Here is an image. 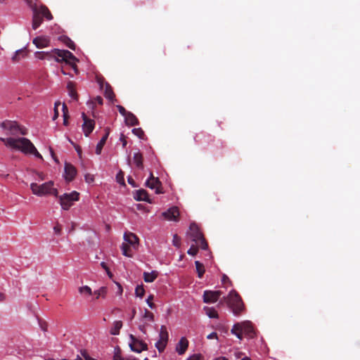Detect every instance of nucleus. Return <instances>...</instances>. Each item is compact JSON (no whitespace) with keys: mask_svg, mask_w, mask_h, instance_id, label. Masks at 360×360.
Here are the masks:
<instances>
[{"mask_svg":"<svg viewBox=\"0 0 360 360\" xmlns=\"http://www.w3.org/2000/svg\"><path fill=\"white\" fill-rule=\"evenodd\" d=\"M117 108L119 111V112L124 116V117L127 116V115L129 112L125 110V108L122 105H117Z\"/></svg>","mask_w":360,"mask_h":360,"instance_id":"nucleus-45","label":"nucleus"},{"mask_svg":"<svg viewBox=\"0 0 360 360\" xmlns=\"http://www.w3.org/2000/svg\"><path fill=\"white\" fill-rule=\"evenodd\" d=\"M53 230H54V232L57 235H60L61 233V231H62V228H61V226L59 224H57L54 227H53Z\"/></svg>","mask_w":360,"mask_h":360,"instance_id":"nucleus-48","label":"nucleus"},{"mask_svg":"<svg viewBox=\"0 0 360 360\" xmlns=\"http://www.w3.org/2000/svg\"><path fill=\"white\" fill-rule=\"evenodd\" d=\"M134 198L137 201H146L148 202H150V200L148 197V194L147 191L144 189H140V190L136 191V196L134 197Z\"/></svg>","mask_w":360,"mask_h":360,"instance_id":"nucleus-20","label":"nucleus"},{"mask_svg":"<svg viewBox=\"0 0 360 360\" xmlns=\"http://www.w3.org/2000/svg\"><path fill=\"white\" fill-rule=\"evenodd\" d=\"M60 105V103L58 101V102H56L55 103V106H54V115H53V120H55L58 118V105Z\"/></svg>","mask_w":360,"mask_h":360,"instance_id":"nucleus-47","label":"nucleus"},{"mask_svg":"<svg viewBox=\"0 0 360 360\" xmlns=\"http://www.w3.org/2000/svg\"><path fill=\"white\" fill-rule=\"evenodd\" d=\"M59 202L61 205L62 209L68 210L72 207L74 201H78L79 199V193L75 191L70 193H64L62 195L58 196Z\"/></svg>","mask_w":360,"mask_h":360,"instance_id":"nucleus-6","label":"nucleus"},{"mask_svg":"<svg viewBox=\"0 0 360 360\" xmlns=\"http://www.w3.org/2000/svg\"><path fill=\"white\" fill-rule=\"evenodd\" d=\"M117 285L118 288V294L122 295V291H123L122 285L120 283H117Z\"/></svg>","mask_w":360,"mask_h":360,"instance_id":"nucleus-58","label":"nucleus"},{"mask_svg":"<svg viewBox=\"0 0 360 360\" xmlns=\"http://www.w3.org/2000/svg\"><path fill=\"white\" fill-rule=\"evenodd\" d=\"M159 340L156 342L155 347L160 352H162L167 344L169 334L165 326H162L159 334Z\"/></svg>","mask_w":360,"mask_h":360,"instance_id":"nucleus-7","label":"nucleus"},{"mask_svg":"<svg viewBox=\"0 0 360 360\" xmlns=\"http://www.w3.org/2000/svg\"><path fill=\"white\" fill-rule=\"evenodd\" d=\"M173 245L179 248L181 245V238L177 234H174L172 240Z\"/></svg>","mask_w":360,"mask_h":360,"instance_id":"nucleus-42","label":"nucleus"},{"mask_svg":"<svg viewBox=\"0 0 360 360\" xmlns=\"http://www.w3.org/2000/svg\"><path fill=\"white\" fill-rule=\"evenodd\" d=\"M101 267L105 270L107 274L108 275L109 277H112V274L111 273V271H110L108 266H107L106 263L104 262H102L101 263Z\"/></svg>","mask_w":360,"mask_h":360,"instance_id":"nucleus-44","label":"nucleus"},{"mask_svg":"<svg viewBox=\"0 0 360 360\" xmlns=\"http://www.w3.org/2000/svg\"><path fill=\"white\" fill-rule=\"evenodd\" d=\"M153 295H152L148 296V297L146 300V302H147L148 305L151 309H153L155 307V304L153 302Z\"/></svg>","mask_w":360,"mask_h":360,"instance_id":"nucleus-46","label":"nucleus"},{"mask_svg":"<svg viewBox=\"0 0 360 360\" xmlns=\"http://www.w3.org/2000/svg\"><path fill=\"white\" fill-rule=\"evenodd\" d=\"M51 52L37 51L35 53L36 57L39 59L43 60L51 56Z\"/></svg>","mask_w":360,"mask_h":360,"instance_id":"nucleus-37","label":"nucleus"},{"mask_svg":"<svg viewBox=\"0 0 360 360\" xmlns=\"http://www.w3.org/2000/svg\"><path fill=\"white\" fill-rule=\"evenodd\" d=\"M6 295L1 292H0V302H4L6 300Z\"/></svg>","mask_w":360,"mask_h":360,"instance_id":"nucleus-56","label":"nucleus"},{"mask_svg":"<svg viewBox=\"0 0 360 360\" xmlns=\"http://www.w3.org/2000/svg\"><path fill=\"white\" fill-rule=\"evenodd\" d=\"M113 360H124L119 354H115Z\"/></svg>","mask_w":360,"mask_h":360,"instance_id":"nucleus-59","label":"nucleus"},{"mask_svg":"<svg viewBox=\"0 0 360 360\" xmlns=\"http://www.w3.org/2000/svg\"><path fill=\"white\" fill-rule=\"evenodd\" d=\"M32 43L38 49H42L49 46L50 39L46 37H37L33 39Z\"/></svg>","mask_w":360,"mask_h":360,"instance_id":"nucleus-16","label":"nucleus"},{"mask_svg":"<svg viewBox=\"0 0 360 360\" xmlns=\"http://www.w3.org/2000/svg\"><path fill=\"white\" fill-rule=\"evenodd\" d=\"M188 360H202V356L200 354H195L191 356Z\"/></svg>","mask_w":360,"mask_h":360,"instance_id":"nucleus-53","label":"nucleus"},{"mask_svg":"<svg viewBox=\"0 0 360 360\" xmlns=\"http://www.w3.org/2000/svg\"><path fill=\"white\" fill-rule=\"evenodd\" d=\"M221 282L223 283H229L231 284V281H230L229 278L225 274L222 276Z\"/></svg>","mask_w":360,"mask_h":360,"instance_id":"nucleus-52","label":"nucleus"},{"mask_svg":"<svg viewBox=\"0 0 360 360\" xmlns=\"http://www.w3.org/2000/svg\"><path fill=\"white\" fill-rule=\"evenodd\" d=\"M104 95L108 99H109L110 101H113L115 98V96L113 92V90H112L111 86L108 83L105 84V89H104Z\"/></svg>","mask_w":360,"mask_h":360,"instance_id":"nucleus-24","label":"nucleus"},{"mask_svg":"<svg viewBox=\"0 0 360 360\" xmlns=\"http://www.w3.org/2000/svg\"><path fill=\"white\" fill-rule=\"evenodd\" d=\"M122 327V322L121 321H116L113 323V326L110 330V334L116 335L120 333V330Z\"/></svg>","mask_w":360,"mask_h":360,"instance_id":"nucleus-29","label":"nucleus"},{"mask_svg":"<svg viewBox=\"0 0 360 360\" xmlns=\"http://www.w3.org/2000/svg\"><path fill=\"white\" fill-rule=\"evenodd\" d=\"M78 290L81 295H92V290H91V288L89 287L88 285L79 287Z\"/></svg>","mask_w":360,"mask_h":360,"instance_id":"nucleus-35","label":"nucleus"},{"mask_svg":"<svg viewBox=\"0 0 360 360\" xmlns=\"http://www.w3.org/2000/svg\"><path fill=\"white\" fill-rule=\"evenodd\" d=\"M222 292L220 290H205L203 294V302L205 303H214L218 300Z\"/></svg>","mask_w":360,"mask_h":360,"instance_id":"nucleus-12","label":"nucleus"},{"mask_svg":"<svg viewBox=\"0 0 360 360\" xmlns=\"http://www.w3.org/2000/svg\"><path fill=\"white\" fill-rule=\"evenodd\" d=\"M204 310L205 311L206 314L210 318H211V319L218 318V313L214 308L205 307L204 308Z\"/></svg>","mask_w":360,"mask_h":360,"instance_id":"nucleus-31","label":"nucleus"},{"mask_svg":"<svg viewBox=\"0 0 360 360\" xmlns=\"http://www.w3.org/2000/svg\"><path fill=\"white\" fill-rule=\"evenodd\" d=\"M139 330L143 332V333H146V326L145 325H140L139 326Z\"/></svg>","mask_w":360,"mask_h":360,"instance_id":"nucleus-57","label":"nucleus"},{"mask_svg":"<svg viewBox=\"0 0 360 360\" xmlns=\"http://www.w3.org/2000/svg\"><path fill=\"white\" fill-rule=\"evenodd\" d=\"M195 264L198 277L202 278L205 271L204 265L199 261H195Z\"/></svg>","mask_w":360,"mask_h":360,"instance_id":"nucleus-30","label":"nucleus"},{"mask_svg":"<svg viewBox=\"0 0 360 360\" xmlns=\"http://www.w3.org/2000/svg\"><path fill=\"white\" fill-rule=\"evenodd\" d=\"M25 55V51L24 49H19L15 51L14 56L12 57V60L13 62H17L20 60V56L24 57Z\"/></svg>","mask_w":360,"mask_h":360,"instance_id":"nucleus-36","label":"nucleus"},{"mask_svg":"<svg viewBox=\"0 0 360 360\" xmlns=\"http://www.w3.org/2000/svg\"><path fill=\"white\" fill-rule=\"evenodd\" d=\"M187 234L191 238V240L195 242V244L198 245L201 249L206 250L208 248V244L196 224H191L189 231Z\"/></svg>","mask_w":360,"mask_h":360,"instance_id":"nucleus-5","label":"nucleus"},{"mask_svg":"<svg viewBox=\"0 0 360 360\" xmlns=\"http://www.w3.org/2000/svg\"><path fill=\"white\" fill-rule=\"evenodd\" d=\"M158 276V273L156 271H153L151 272H144L143 280L146 283H152L156 279Z\"/></svg>","mask_w":360,"mask_h":360,"instance_id":"nucleus-23","label":"nucleus"},{"mask_svg":"<svg viewBox=\"0 0 360 360\" xmlns=\"http://www.w3.org/2000/svg\"><path fill=\"white\" fill-rule=\"evenodd\" d=\"M241 326L239 323H237L233 325L231 329V333L234 334L239 340L243 339V331L241 330Z\"/></svg>","mask_w":360,"mask_h":360,"instance_id":"nucleus-25","label":"nucleus"},{"mask_svg":"<svg viewBox=\"0 0 360 360\" xmlns=\"http://www.w3.org/2000/svg\"><path fill=\"white\" fill-rule=\"evenodd\" d=\"M124 240L127 243V244L132 245L134 248H135L136 245H138L139 240L137 236L131 232L124 233Z\"/></svg>","mask_w":360,"mask_h":360,"instance_id":"nucleus-17","label":"nucleus"},{"mask_svg":"<svg viewBox=\"0 0 360 360\" xmlns=\"http://www.w3.org/2000/svg\"><path fill=\"white\" fill-rule=\"evenodd\" d=\"M120 140L122 143V146L124 148L127 146V142L126 140V137L123 134H121Z\"/></svg>","mask_w":360,"mask_h":360,"instance_id":"nucleus-50","label":"nucleus"},{"mask_svg":"<svg viewBox=\"0 0 360 360\" xmlns=\"http://www.w3.org/2000/svg\"><path fill=\"white\" fill-rule=\"evenodd\" d=\"M134 162L136 164V166L139 169H143V155L141 153L138 152L134 154Z\"/></svg>","mask_w":360,"mask_h":360,"instance_id":"nucleus-27","label":"nucleus"},{"mask_svg":"<svg viewBox=\"0 0 360 360\" xmlns=\"http://www.w3.org/2000/svg\"><path fill=\"white\" fill-rule=\"evenodd\" d=\"M116 180L119 184H120L122 185H125L124 179V172L122 171H120L118 172V174L116 176Z\"/></svg>","mask_w":360,"mask_h":360,"instance_id":"nucleus-40","label":"nucleus"},{"mask_svg":"<svg viewBox=\"0 0 360 360\" xmlns=\"http://www.w3.org/2000/svg\"><path fill=\"white\" fill-rule=\"evenodd\" d=\"M63 124L65 126H67L68 124V118H69V115H68V107L67 105H65V103H63Z\"/></svg>","mask_w":360,"mask_h":360,"instance_id":"nucleus-34","label":"nucleus"},{"mask_svg":"<svg viewBox=\"0 0 360 360\" xmlns=\"http://www.w3.org/2000/svg\"><path fill=\"white\" fill-rule=\"evenodd\" d=\"M132 132L134 135L138 136L139 139H143L145 136L144 131L141 128H134L132 129Z\"/></svg>","mask_w":360,"mask_h":360,"instance_id":"nucleus-38","label":"nucleus"},{"mask_svg":"<svg viewBox=\"0 0 360 360\" xmlns=\"http://www.w3.org/2000/svg\"><path fill=\"white\" fill-rule=\"evenodd\" d=\"M129 338L131 340V342L129 343V347L132 351L140 353L148 349L147 344L142 340L136 339L133 335H130Z\"/></svg>","mask_w":360,"mask_h":360,"instance_id":"nucleus-9","label":"nucleus"},{"mask_svg":"<svg viewBox=\"0 0 360 360\" xmlns=\"http://www.w3.org/2000/svg\"><path fill=\"white\" fill-rule=\"evenodd\" d=\"M53 185L54 183L53 181H49L40 185L37 183H32L30 184V189L32 190V193L37 196L53 195L58 197V190L53 187Z\"/></svg>","mask_w":360,"mask_h":360,"instance_id":"nucleus-2","label":"nucleus"},{"mask_svg":"<svg viewBox=\"0 0 360 360\" xmlns=\"http://www.w3.org/2000/svg\"><path fill=\"white\" fill-rule=\"evenodd\" d=\"M146 186L151 189L155 188V193L158 194L163 193L161 181L158 177H155L152 172L150 173V177L146 181Z\"/></svg>","mask_w":360,"mask_h":360,"instance_id":"nucleus-10","label":"nucleus"},{"mask_svg":"<svg viewBox=\"0 0 360 360\" xmlns=\"http://www.w3.org/2000/svg\"><path fill=\"white\" fill-rule=\"evenodd\" d=\"M121 249L122 251V254L124 256L128 257H132V254L131 253V248L129 246V244H127L126 243H123L121 245Z\"/></svg>","mask_w":360,"mask_h":360,"instance_id":"nucleus-32","label":"nucleus"},{"mask_svg":"<svg viewBox=\"0 0 360 360\" xmlns=\"http://www.w3.org/2000/svg\"><path fill=\"white\" fill-rule=\"evenodd\" d=\"M165 219L170 221H177L179 220V211L177 207H172L162 213Z\"/></svg>","mask_w":360,"mask_h":360,"instance_id":"nucleus-13","label":"nucleus"},{"mask_svg":"<svg viewBox=\"0 0 360 360\" xmlns=\"http://www.w3.org/2000/svg\"><path fill=\"white\" fill-rule=\"evenodd\" d=\"M27 3L33 11L32 29L37 30L43 22V18L39 15L37 5L32 4V0L27 1Z\"/></svg>","mask_w":360,"mask_h":360,"instance_id":"nucleus-8","label":"nucleus"},{"mask_svg":"<svg viewBox=\"0 0 360 360\" xmlns=\"http://www.w3.org/2000/svg\"><path fill=\"white\" fill-rule=\"evenodd\" d=\"M84 120L82 124V129L86 136H89V134L93 131L95 127V122L94 120L89 119L84 112L82 115Z\"/></svg>","mask_w":360,"mask_h":360,"instance_id":"nucleus-11","label":"nucleus"},{"mask_svg":"<svg viewBox=\"0 0 360 360\" xmlns=\"http://www.w3.org/2000/svg\"><path fill=\"white\" fill-rule=\"evenodd\" d=\"M105 134L102 137V139L100 140V141L98 143L96 148V153L97 155H100L101 153L102 149L105 144L106 140L108 139V137L110 134V129L108 127H106L105 129Z\"/></svg>","mask_w":360,"mask_h":360,"instance_id":"nucleus-18","label":"nucleus"},{"mask_svg":"<svg viewBox=\"0 0 360 360\" xmlns=\"http://www.w3.org/2000/svg\"><path fill=\"white\" fill-rule=\"evenodd\" d=\"M69 96L74 100H77V94L75 89V84L72 82H69L67 85Z\"/></svg>","mask_w":360,"mask_h":360,"instance_id":"nucleus-28","label":"nucleus"},{"mask_svg":"<svg viewBox=\"0 0 360 360\" xmlns=\"http://www.w3.org/2000/svg\"><path fill=\"white\" fill-rule=\"evenodd\" d=\"M188 346V341L186 338H181L176 345V350L179 354L181 355L185 353Z\"/></svg>","mask_w":360,"mask_h":360,"instance_id":"nucleus-19","label":"nucleus"},{"mask_svg":"<svg viewBox=\"0 0 360 360\" xmlns=\"http://www.w3.org/2000/svg\"><path fill=\"white\" fill-rule=\"evenodd\" d=\"M0 127L5 131V134L10 137H0V141L4 142L6 146L21 151L25 154H32L35 157L42 159L41 155L37 151L33 143L26 138H15L18 135H26L27 129L18 124L15 121L5 120Z\"/></svg>","mask_w":360,"mask_h":360,"instance_id":"nucleus-1","label":"nucleus"},{"mask_svg":"<svg viewBox=\"0 0 360 360\" xmlns=\"http://www.w3.org/2000/svg\"><path fill=\"white\" fill-rule=\"evenodd\" d=\"M60 40L65 44L69 49L75 51L76 49V45L74 43L73 41H72L67 36H62L60 37Z\"/></svg>","mask_w":360,"mask_h":360,"instance_id":"nucleus-26","label":"nucleus"},{"mask_svg":"<svg viewBox=\"0 0 360 360\" xmlns=\"http://www.w3.org/2000/svg\"><path fill=\"white\" fill-rule=\"evenodd\" d=\"M38 11L39 15L43 18L44 17L46 20H51L53 18V16L49 10V8L46 6H41L39 8H38Z\"/></svg>","mask_w":360,"mask_h":360,"instance_id":"nucleus-22","label":"nucleus"},{"mask_svg":"<svg viewBox=\"0 0 360 360\" xmlns=\"http://www.w3.org/2000/svg\"><path fill=\"white\" fill-rule=\"evenodd\" d=\"M226 302L236 316L240 315L245 309L241 297L235 290L230 292L226 297Z\"/></svg>","mask_w":360,"mask_h":360,"instance_id":"nucleus-4","label":"nucleus"},{"mask_svg":"<svg viewBox=\"0 0 360 360\" xmlns=\"http://www.w3.org/2000/svg\"><path fill=\"white\" fill-rule=\"evenodd\" d=\"M77 174L76 168L70 163L65 164V178L67 181H72Z\"/></svg>","mask_w":360,"mask_h":360,"instance_id":"nucleus-14","label":"nucleus"},{"mask_svg":"<svg viewBox=\"0 0 360 360\" xmlns=\"http://www.w3.org/2000/svg\"><path fill=\"white\" fill-rule=\"evenodd\" d=\"M40 326H41V329L44 331H46V330H47V324L45 322L44 323H40Z\"/></svg>","mask_w":360,"mask_h":360,"instance_id":"nucleus-55","label":"nucleus"},{"mask_svg":"<svg viewBox=\"0 0 360 360\" xmlns=\"http://www.w3.org/2000/svg\"><path fill=\"white\" fill-rule=\"evenodd\" d=\"M124 118L127 125L136 126L139 123L137 117L131 112H129Z\"/></svg>","mask_w":360,"mask_h":360,"instance_id":"nucleus-21","label":"nucleus"},{"mask_svg":"<svg viewBox=\"0 0 360 360\" xmlns=\"http://www.w3.org/2000/svg\"><path fill=\"white\" fill-rule=\"evenodd\" d=\"M128 183L131 185L133 187H136V183L134 179L131 176H128L127 178Z\"/></svg>","mask_w":360,"mask_h":360,"instance_id":"nucleus-54","label":"nucleus"},{"mask_svg":"<svg viewBox=\"0 0 360 360\" xmlns=\"http://www.w3.org/2000/svg\"><path fill=\"white\" fill-rule=\"evenodd\" d=\"M143 318L144 319H146L150 321H154V315L152 312H150V311H148V309H145V311H144V315H143Z\"/></svg>","mask_w":360,"mask_h":360,"instance_id":"nucleus-43","label":"nucleus"},{"mask_svg":"<svg viewBox=\"0 0 360 360\" xmlns=\"http://www.w3.org/2000/svg\"><path fill=\"white\" fill-rule=\"evenodd\" d=\"M135 294L137 297H143L145 294V290L143 288V286L141 285H137L135 289Z\"/></svg>","mask_w":360,"mask_h":360,"instance_id":"nucleus-39","label":"nucleus"},{"mask_svg":"<svg viewBox=\"0 0 360 360\" xmlns=\"http://www.w3.org/2000/svg\"><path fill=\"white\" fill-rule=\"evenodd\" d=\"M52 53L56 56V60L58 63L65 62L66 64L70 65L76 73L78 72L76 63L79 60L70 51L54 49L52 50Z\"/></svg>","mask_w":360,"mask_h":360,"instance_id":"nucleus-3","label":"nucleus"},{"mask_svg":"<svg viewBox=\"0 0 360 360\" xmlns=\"http://www.w3.org/2000/svg\"><path fill=\"white\" fill-rule=\"evenodd\" d=\"M108 292L106 287H101L98 290L94 291V294L96 295V299L98 300L100 297H105Z\"/></svg>","mask_w":360,"mask_h":360,"instance_id":"nucleus-33","label":"nucleus"},{"mask_svg":"<svg viewBox=\"0 0 360 360\" xmlns=\"http://www.w3.org/2000/svg\"><path fill=\"white\" fill-rule=\"evenodd\" d=\"M51 155L53 158V160L56 162H58V160L57 159V158L55 156V154L53 153V151L52 150H51Z\"/></svg>","mask_w":360,"mask_h":360,"instance_id":"nucleus-60","label":"nucleus"},{"mask_svg":"<svg viewBox=\"0 0 360 360\" xmlns=\"http://www.w3.org/2000/svg\"><path fill=\"white\" fill-rule=\"evenodd\" d=\"M239 323L240 324V326L242 328L241 330L243 331V333L250 338H252L254 336L255 331L251 322L244 321Z\"/></svg>","mask_w":360,"mask_h":360,"instance_id":"nucleus-15","label":"nucleus"},{"mask_svg":"<svg viewBox=\"0 0 360 360\" xmlns=\"http://www.w3.org/2000/svg\"><path fill=\"white\" fill-rule=\"evenodd\" d=\"M198 252V247L195 245H192L189 250L187 251V253L190 255L195 256Z\"/></svg>","mask_w":360,"mask_h":360,"instance_id":"nucleus-41","label":"nucleus"},{"mask_svg":"<svg viewBox=\"0 0 360 360\" xmlns=\"http://www.w3.org/2000/svg\"><path fill=\"white\" fill-rule=\"evenodd\" d=\"M241 360H251V359L248 357H245V358L242 359Z\"/></svg>","mask_w":360,"mask_h":360,"instance_id":"nucleus-64","label":"nucleus"},{"mask_svg":"<svg viewBox=\"0 0 360 360\" xmlns=\"http://www.w3.org/2000/svg\"><path fill=\"white\" fill-rule=\"evenodd\" d=\"M214 360H229L227 358H226L225 356H219L216 359H214Z\"/></svg>","mask_w":360,"mask_h":360,"instance_id":"nucleus-61","label":"nucleus"},{"mask_svg":"<svg viewBox=\"0 0 360 360\" xmlns=\"http://www.w3.org/2000/svg\"><path fill=\"white\" fill-rule=\"evenodd\" d=\"M94 103H98V105H102L103 104L102 97H101L99 96H96L94 100Z\"/></svg>","mask_w":360,"mask_h":360,"instance_id":"nucleus-51","label":"nucleus"},{"mask_svg":"<svg viewBox=\"0 0 360 360\" xmlns=\"http://www.w3.org/2000/svg\"><path fill=\"white\" fill-rule=\"evenodd\" d=\"M194 140L195 142H198L199 141V136L198 134H196L194 137Z\"/></svg>","mask_w":360,"mask_h":360,"instance_id":"nucleus-63","label":"nucleus"},{"mask_svg":"<svg viewBox=\"0 0 360 360\" xmlns=\"http://www.w3.org/2000/svg\"><path fill=\"white\" fill-rule=\"evenodd\" d=\"M136 314V309H132V313H131V319H134V316Z\"/></svg>","mask_w":360,"mask_h":360,"instance_id":"nucleus-62","label":"nucleus"},{"mask_svg":"<svg viewBox=\"0 0 360 360\" xmlns=\"http://www.w3.org/2000/svg\"><path fill=\"white\" fill-rule=\"evenodd\" d=\"M207 338L209 339V340H211V339H217L218 338V335H217V333H215V332H212L210 334H209L207 336Z\"/></svg>","mask_w":360,"mask_h":360,"instance_id":"nucleus-49","label":"nucleus"}]
</instances>
